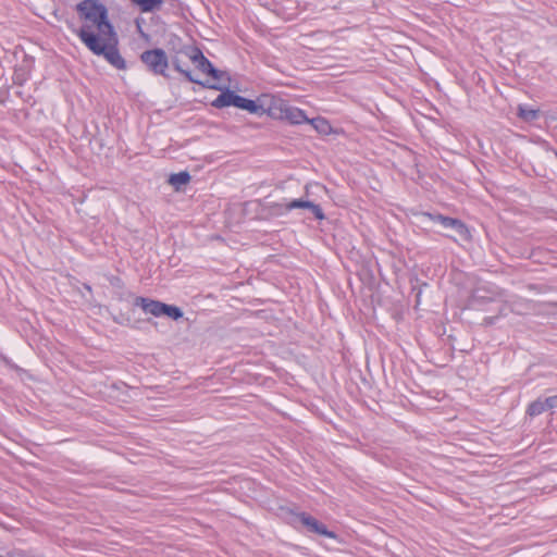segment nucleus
<instances>
[{
    "label": "nucleus",
    "mask_w": 557,
    "mask_h": 557,
    "mask_svg": "<svg viewBox=\"0 0 557 557\" xmlns=\"http://www.w3.org/2000/svg\"><path fill=\"white\" fill-rule=\"evenodd\" d=\"M76 11L82 25L75 33L82 42L112 66L124 70L126 63L117 49L119 37L109 20L108 9L97 0H83Z\"/></svg>",
    "instance_id": "obj_1"
},
{
    "label": "nucleus",
    "mask_w": 557,
    "mask_h": 557,
    "mask_svg": "<svg viewBox=\"0 0 557 557\" xmlns=\"http://www.w3.org/2000/svg\"><path fill=\"white\" fill-rule=\"evenodd\" d=\"M135 305L140 307L146 313H150L153 317L166 315L173 320H178L183 317V311L172 305H166L158 300H152L145 297H137Z\"/></svg>",
    "instance_id": "obj_2"
},
{
    "label": "nucleus",
    "mask_w": 557,
    "mask_h": 557,
    "mask_svg": "<svg viewBox=\"0 0 557 557\" xmlns=\"http://www.w3.org/2000/svg\"><path fill=\"white\" fill-rule=\"evenodd\" d=\"M269 114L275 119L288 121L292 124H301L309 121L302 110L289 106L282 99L272 102L269 108Z\"/></svg>",
    "instance_id": "obj_3"
},
{
    "label": "nucleus",
    "mask_w": 557,
    "mask_h": 557,
    "mask_svg": "<svg viewBox=\"0 0 557 557\" xmlns=\"http://www.w3.org/2000/svg\"><path fill=\"white\" fill-rule=\"evenodd\" d=\"M186 55L195 64L196 69L205 76L209 77L210 83L222 82L225 73L216 70L212 63L203 55L198 48H191Z\"/></svg>",
    "instance_id": "obj_4"
},
{
    "label": "nucleus",
    "mask_w": 557,
    "mask_h": 557,
    "mask_svg": "<svg viewBox=\"0 0 557 557\" xmlns=\"http://www.w3.org/2000/svg\"><path fill=\"white\" fill-rule=\"evenodd\" d=\"M140 59L154 74L163 76L165 75L169 61L165 52L162 49L147 50L141 53Z\"/></svg>",
    "instance_id": "obj_5"
},
{
    "label": "nucleus",
    "mask_w": 557,
    "mask_h": 557,
    "mask_svg": "<svg viewBox=\"0 0 557 557\" xmlns=\"http://www.w3.org/2000/svg\"><path fill=\"white\" fill-rule=\"evenodd\" d=\"M203 86H207L212 89L221 90L222 92L212 101V106L214 108H225L233 106L236 94L231 91L225 84H221V82L210 83L206 81L202 83Z\"/></svg>",
    "instance_id": "obj_6"
},
{
    "label": "nucleus",
    "mask_w": 557,
    "mask_h": 557,
    "mask_svg": "<svg viewBox=\"0 0 557 557\" xmlns=\"http://www.w3.org/2000/svg\"><path fill=\"white\" fill-rule=\"evenodd\" d=\"M416 223L420 226L429 227L433 224H441L444 228L453 226V219L443 215H434L426 212L414 214Z\"/></svg>",
    "instance_id": "obj_7"
},
{
    "label": "nucleus",
    "mask_w": 557,
    "mask_h": 557,
    "mask_svg": "<svg viewBox=\"0 0 557 557\" xmlns=\"http://www.w3.org/2000/svg\"><path fill=\"white\" fill-rule=\"evenodd\" d=\"M297 518L305 527L308 528L309 531L331 539L335 537V534L333 532L327 531L324 524L320 523L315 518L311 517L310 515L301 512L297 516Z\"/></svg>",
    "instance_id": "obj_8"
},
{
    "label": "nucleus",
    "mask_w": 557,
    "mask_h": 557,
    "mask_svg": "<svg viewBox=\"0 0 557 557\" xmlns=\"http://www.w3.org/2000/svg\"><path fill=\"white\" fill-rule=\"evenodd\" d=\"M287 209H308L311 211V213L314 215L318 220H324L325 214L322 210V208L314 203L313 201L305 198L300 199H293L290 201H287Z\"/></svg>",
    "instance_id": "obj_9"
},
{
    "label": "nucleus",
    "mask_w": 557,
    "mask_h": 557,
    "mask_svg": "<svg viewBox=\"0 0 557 557\" xmlns=\"http://www.w3.org/2000/svg\"><path fill=\"white\" fill-rule=\"evenodd\" d=\"M233 100H234V103H233L234 107L242 109V110H246L249 113L260 114V113L264 112L263 108L261 106L257 104L253 100L244 98L237 94H236L235 98H233Z\"/></svg>",
    "instance_id": "obj_10"
},
{
    "label": "nucleus",
    "mask_w": 557,
    "mask_h": 557,
    "mask_svg": "<svg viewBox=\"0 0 557 557\" xmlns=\"http://www.w3.org/2000/svg\"><path fill=\"white\" fill-rule=\"evenodd\" d=\"M134 4L138 5L143 12H153L159 10L164 0H131Z\"/></svg>",
    "instance_id": "obj_11"
},
{
    "label": "nucleus",
    "mask_w": 557,
    "mask_h": 557,
    "mask_svg": "<svg viewBox=\"0 0 557 557\" xmlns=\"http://www.w3.org/2000/svg\"><path fill=\"white\" fill-rule=\"evenodd\" d=\"M190 181V175L188 172H180L176 174H172L169 178V183L174 186L176 189H180L182 186L188 184Z\"/></svg>",
    "instance_id": "obj_12"
},
{
    "label": "nucleus",
    "mask_w": 557,
    "mask_h": 557,
    "mask_svg": "<svg viewBox=\"0 0 557 557\" xmlns=\"http://www.w3.org/2000/svg\"><path fill=\"white\" fill-rule=\"evenodd\" d=\"M455 234H457L460 239L466 243H469L472 237L470 228L457 219H455Z\"/></svg>",
    "instance_id": "obj_13"
},
{
    "label": "nucleus",
    "mask_w": 557,
    "mask_h": 557,
    "mask_svg": "<svg viewBox=\"0 0 557 557\" xmlns=\"http://www.w3.org/2000/svg\"><path fill=\"white\" fill-rule=\"evenodd\" d=\"M543 408L544 407L541 401V397H539L529 404V406L527 407L525 413L530 418H534V417H537V416L542 414L543 412H545Z\"/></svg>",
    "instance_id": "obj_14"
},
{
    "label": "nucleus",
    "mask_w": 557,
    "mask_h": 557,
    "mask_svg": "<svg viewBox=\"0 0 557 557\" xmlns=\"http://www.w3.org/2000/svg\"><path fill=\"white\" fill-rule=\"evenodd\" d=\"M307 123H310L319 133L327 134L331 131L330 123L322 117L309 119Z\"/></svg>",
    "instance_id": "obj_15"
},
{
    "label": "nucleus",
    "mask_w": 557,
    "mask_h": 557,
    "mask_svg": "<svg viewBox=\"0 0 557 557\" xmlns=\"http://www.w3.org/2000/svg\"><path fill=\"white\" fill-rule=\"evenodd\" d=\"M173 65H174V69H175L177 72H180V73L184 74V75H185V77H186L189 82L202 85V83H203V82H201L200 79L196 78V77L191 74V72H190V71L184 70V69L182 67V65H181V63H180V61H178V60H174V61H173Z\"/></svg>",
    "instance_id": "obj_16"
},
{
    "label": "nucleus",
    "mask_w": 557,
    "mask_h": 557,
    "mask_svg": "<svg viewBox=\"0 0 557 557\" xmlns=\"http://www.w3.org/2000/svg\"><path fill=\"white\" fill-rule=\"evenodd\" d=\"M519 116L525 121H532L537 117V111L533 110V109H525V108L519 107Z\"/></svg>",
    "instance_id": "obj_17"
},
{
    "label": "nucleus",
    "mask_w": 557,
    "mask_h": 557,
    "mask_svg": "<svg viewBox=\"0 0 557 557\" xmlns=\"http://www.w3.org/2000/svg\"><path fill=\"white\" fill-rule=\"evenodd\" d=\"M271 211L276 215L285 214L292 209H287V202H275L270 206Z\"/></svg>",
    "instance_id": "obj_18"
},
{
    "label": "nucleus",
    "mask_w": 557,
    "mask_h": 557,
    "mask_svg": "<svg viewBox=\"0 0 557 557\" xmlns=\"http://www.w3.org/2000/svg\"><path fill=\"white\" fill-rule=\"evenodd\" d=\"M312 187H317V188H321L323 190H326L325 187L320 185V184H307L305 186V194H306L307 197L311 194V188Z\"/></svg>",
    "instance_id": "obj_19"
},
{
    "label": "nucleus",
    "mask_w": 557,
    "mask_h": 557,
    "mask_svg": "<svg viewBox=\"0 0 557 557\" xmlns=\"http://www.w3.org/2000/svg\"><path fill=\"white\" fill-rule=\"evenodd\" d=\"M541 401L543 404V409L544 411H547V410H553L552 407H550V401L548 399V396L547 397H541Z\"/></svg>",
    "instance_id": "obj_20"
},
{
    "label": "nucleus",
    "mask_w": 557,
    "mask_h": 557,
    "mask_svg": "<svg viewBox=\"0 0 557 557\" xmlns=\"http://www.w3.org/2000/svg\"><path fill=\"white\" fill-rule=\"evenodd\" d=\"M496 319H497V317H485V318L483 319V323H484L485 325H492V324H494V323H495V320H496Z\"/></svg>",
    "instance_id": "obj_21"
},
{
    "label": "nucleus",
    "mask_w": 557,
    "mask_h": 557,
    "mask_svg": "<svg viewBox=\"0 0 557 557\" xmlns=\"http://www.w3.org/2000/svg\"><path fill=\"white\" fill-rule=\"evenodd\" d=\"M552 409H557V395L548 396Z\"/></svg>",
    "instance_id": "obj_22"
},
{
    "label": "nucleus",
    "mask_w": 557,
    "mask_h": 557,
    "mask_svg": "<svg viewBox=\"0 0 557 557\" xmlns=\"http://www.w3.org/2000/svg\"><path fill=\"white\" fill-rule=\"evenodd\" d=\"M86 290H91V287L89 285H85Z\"/></svg>",
    "instance_id": "obj_23"
},
{
    "label": "nucleus",
    "mask_w": 557,
    "mask_h": 557,
    "mask_svg": "<svg viewBox=\"0 0 557 557\" xmlns=\"http://www.w3.org/2000/svg\"><path fill=\"white\" fill-rule=\"evenodd\" d=\"M476 298V295H473V299ZM474 300H472L471 306H473Z\"/></svg>",
    "instance_id": "obj_24"
},
{
    "label": "nucleus",
    "mask_w": 557,
    "mask_h": 557,
    "mask_svg": "<svg viewBox=\"0 0 557 557\" xmlns=\"http://www.w3.org/2000/svg\"><path fill=\"white\" fill-rule=\"evenodd\" d=\"M555 157L557 158V151H554Z\"/></svg>",
    "instance_id": "obj_25"
}]
</instances>
